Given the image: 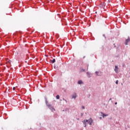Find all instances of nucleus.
I'll use <instances>...</instances> for the list:
<instances>
[{"label":"nucleus","mask_w":130,"mask_h":130,"mask_svg":"<svg viewBox=\"0 0 130 130\" xmlns=\"http://www.w3.org/2000/svg\"><path fill=\"white\" fill-rule=\"evenodd\" d=\"M83 122V124H84V125H85L84 127H86L87 123H88V124H89V125H92V122H93V120H92V119L90 118L88 120H84Z\"/></svg>","instance_id":"nucleus-1"},{"label":"nucleus","mask_w":130,"mask_h":130,"mask_svg":"<svg viewBox=\"0 0 130 130\" xmlns=\"http://www.w3.org/2000/svg\"><path fill=\"white\" fill-rule=\"evenodd\" d=\"M129 41H130V39H129V38H128V39L127 40H126V41L125 42V45H127V43H128V42H129Z\"/></svg>","instance_id":"nucleus-2"},{"label":"nucleus","mask_w":130,"mask_h":130,"mask_svg":"<svg viewBox=\"0 0 130 130\" xmlns=\"http://www.w3.org/2000/svg\"><path fill=\"white\" fill-rule=\"evenodd\" d=\"M95 74L96 75V76H102V73L100 72H95Z\"/></svg>","instance_id":"nucleus-3"},{"label":"nucleus","mask_w":130,"mask_h":130,"mask_svg":"<svg viewBox=\"0 0 130 130\" xmlns=\"http://www.w3.org/2000/svg\"><path fill=\"white\" fill-rule=\"evenodd\" d=\"M114 71L116 73H118V66H115Z\"/></svg>","instance_id":"nucleus-4"},{"label":"nucleus","mask_w":130,"mask_h":130,"mask_svg":"<svg viewBox=\"0 0 130 130\" xmlns=\"http://www.w3.org/2000/svg\"><path fill=\"white\" fill-rule=\"evenodd\" d=\"M76 98H77V93H74L72 95V98H73L74 99H76Z\"/></svg>","instance_id":"nucleus-5"},{"label":"nucleus","mask_w":130,"mask_h":130,"mask_svg":"<svg viewBox=\"0 0 130 130\" xmlns=\"http://www.w3.org/2000/svg\"><path fill=\"white\" fill-rule=\"evenodd\" d=\"M51 63H54L55 62V59H53L52 60H50Z\"/></svg>","instance_id":"nucleus-6"},{"label":"nucleus","mask_w":130,"mask_h":130,"mask_svg":"<svg viewBox=\"0 0 130 130\" xmlns=\"http://www.w3.org/2000/svg\"><path fill=\"white\" fill-rule=\"evenodd\" d=\"M87 78H91V74L89 72L87 73Z\"/></svg>","instance_id":"nucleus-7"},{"label":"nucleus","mask_w":130,"mask_h":130,"mask_svg":"<svg viewBox=\"0 0 130 130\" xmlns=\"http://www.w3.org/2000/svg\"><path fill=\"white\" fill-rule=\"evenodd\" d=\"M102 113V114L103 115V118H104V116H108V114H104V113Z\"/></svg>","instance_id":"nucleus-8"},{"label":"nucleus","mask_w":130,"mask_h":130,"mask_svg":"<svg viewBox=\"0 0 130 130\" xmlns=\"http://www.w3.org/2000/svg\"><path fill=\"white\" fill-rule=\"evenodd\" d=\"M78 84H81L83 83V81H82V80H79L78 82Z\"/></svg>","instance_id":"nucleus-9"},{"label":"nucleus","mask_w":130,"mask_h":130,"mask_svg":"<svg viewBox=\"0 0 130 130\" xmlns=\"http://www.w3.org/2000/svg\"><path fill=\"white\" fill-rule=\"evenodd\" d=\"M53 68H54V69H55V70H56L57 69H58V66H54Z\"/></svg>","instance_id":"nucleus-10"},{"label":"nucleus","mask_w":130,"mask_h":130,"mask_svg":"<svg viewBox=\"0 0 130 130\" xmlns=\"http://www.w3.org/2000/svg\"><path fill=\"white\" fill-rule=\"evenodd\" d=\"M11 62H12V61H9L8 62H6V64H11Z\"/></svg>","instance_id":"nucleus-11"},{"label":"nucleus","mask_w":130,"mask_h":130,"mask_svg":"<svg viewBox=\"0 0 130 130\" xmlns=\"http://www.w3.org/2000/svg\"><path fill=\"white\" fill-rule=\"evenodd\" d=\"M56 99H59V95H57L56 96Z\"/></svg>","instance_id":"nucleus-12"},{"label":"nucleus","mask_w":130,"mask_h":130,"mask_svg":"<svg viewBox=\"0 0 130 130\" xmlns=\"http://www.w3.org/2000/svg\"><path fill=\"white\" fill-rule=\"evenodd\" d=\"M55 111V109H54V108H52V111Z\"/></svg>","instance_id":"nucleus-13"},{"label":"nucleus","mask_w":130,"mask_h":130,"mask_svg":"<svg viewBox=\"0 0 130 130\" xmlns=\"http://www.w3.org/2000/svg\"><path fill=\"white\" fill-rule=\"evenodd\" d=\"M45 102H46V104H47L48 103V102H47V100H45Z\"/></svg>","instance_id":"nucleus-14"},{"label":"nucleus","mask_w":130,"mask_h":130,"mask_svg":"<svg viewBox=\"0 0 130 130\" xmlns=\"http://www.w3.org/2000/svg\"><path fill=\"white\" fill-rule=\"evenodd\" d=\"M82 109H85V106H82Z\"/></svg>","instance_id":"nucleus-15"},{"label":"nucleus","mask_w":130,"mask_h":130,"mask_svg":"<svg viewBox=\"0 0 130 130\" xmlns=\"http://www.w3.org/2000/svg\"><path fill=\"white\" fill-rule=\"evenodd\" d=\"M13 90H16V87H14L13 88Z\"/></svg>","instance_id":"nucleus-16"},{"label":"nucleus","mask_w":130,"mask_h":130,"mask_svg":"<svg viewBox=\"0 0 130 130\" xmlns=\"http://www.w3.org/2000/svg\"><path fill=\"white\" fill-rule=\"evenodd\" d=\"M116 84H118V80H117L116 81Z\"/></svg>","instance_id":"nucleus-17"},{"label":"nucleus","mask_w":130,"mask_h":130,"mask_svg":"<svg viewBox=\"0 0 130 130\" xmlns=\"http://www.w3.org/2000/svg\"><path fill=\"white\" fill-rule=\"evenodd\" d=\"M81 72H85V70L83 69L81 71Z\"/></svg>","instance_id":"nucleus-18"},{"label":"nucleus","mask_w":130,"mask_h":130,"mask_svg":"<svg viewBox=\"0 0 130 130\" xmlns=\"http://www.w3.org/2000/svg\"><path fill=\"white\" fill-rule=\"evenodd\" d=\"M115 105H116V104H117V103H115Z\"/></svg>","instance_id":"nucleus-19"},{"label":"nucleus","mask_w":130,"mask_h":130,"mask_svg":"<svg viewBox=\"0 0 130 130\" xmlns=\"http://www.w3.org/2000/svg\"><path fill=\"white\" fill-rule=\"evenodd\" d=\"M108 3H110V1L109 0V1H108Z\"/></svg>","instance_id":"nucleus-20"},{"label":"nucleus","mask_w":130,"mask_h":130,"mask_svg":"<svg viewBox=\"0 0 130 130\" xmlns=\"http://www.w3.org/2000/svg\"><path fill=\"white\" fill-rule=\"evenodd\" d=\"M85 57H86V56H84V57H83V58H85Z\"/></svg>","instance_id":"nucleus-21"},{"label":"nucleus","mask_w":130,"mask_h":130,"mask_svg":"<svg viewBox=\"0 0 130 130\" xmlns=\"http://www.w3.org/2000/svg\"><path fill=\"white\" fill-rule=\"evenodd\" d=\"M48 107H49V106H50V105H48Z\"/></svg>","instance_id":"nucleus-22"},{"label":"nucleus","mask_w":130,"mask_h":130,"mask_svg":"<svg viewBox=\"0 0 130 130\" xmlns=\"http://www.w3.org/2000/svg\"><path fill=\"white\" fill-rule=\"evenodd\" d=\"M7 68H9V66H7Z\"/></svg>","instance_id":"nucleus-23"}]
</instances>
